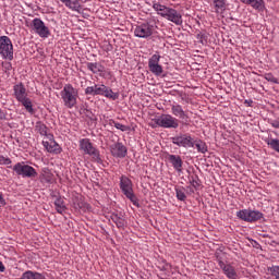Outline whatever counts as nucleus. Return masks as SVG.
<instances>
[{
	"mask_svg": "<svg viewBox=\"0 0 279 279\" xmlns=\"http://www.w3.org/2000/svg\"><path fill=\"white\" fill-rule=\"evenodd\" d=\"M153 9L155 12H157V14H159V16L170 21V23H174V25H182V13H180L178 10L166 7L158 2L153 4Z\"/></svg>",
	"mask_w": 279,
	"mask_h": 279,
	"instance_id": "obj_1",
	"label": "nucleus"
},
{
	"mask_svg": "<svg viewBox=\"0 0 279 279\" xmlns=\"http://www.w3.org/2000/svg\"><path fill=\"white\" fill-rule=\"evenodd\" d=\"M60 96L63 101V106H65V108L72 109L77 106L80 90H77V88L73 87L71 84H65L60 92Z\"/></svg>",
	"mask_w": 279,
	"mask_h": 279,
	"instance_id": "obj_2",
	"label": "nucleus"
},
{
	"mask_svg": "<svg viewBox=\"0 0 279 279\" xmlns=\"http://www.w3.org/2000/svg\"><path fill=\"white\" fill-rule=\"evenodd\" d=\"M78 149L83 151L86 156H90L94 162H101V155L99 149L93 145L89 138H82L78 141Z\"/></svg>",
	"mask_w": 279,
	"mask_h": 279,
	"instance_id": "obj_3",
	"label": "nucleus"
},
{
	"mask_svg": "<svg viewBox=\"0 0 279 279\" xmlns=\"http://www.w3.org/2000/svg\"><path fill=\"white\" fill-rule=\"evenodd\" d=\"M120 189L123 195H125V197L130 199V202H132L134 206H138V198L134 194V184L132 183V180H130V178H128L126 175L120 177Z\"/></svg>",
	"mask_w": 279,
	"mask_h": 279,
	"instance_id": "obj_4",
	"label": "nucleus"
},
{
	"mask_svg": "<svg viewBox=\"0 0 279 279\" xmlns=\"http://www.w3.org/2000/svg\"><path fill=\"white\" fill-rule=\"evenodd\" d=\"M156 125L165 128L166 130H178L180 128V120L178 118L163 113L155 120Z\"/></svg>",
	"mask_w": 279,
	"mask_h": 279,
	"instance_id": "obj_5",
	"label": "nucleus"
},
{
	"mask_svg": "<svg viewBox=\"0 0 279 279\" xmlns=\"http://www.w3.org/2000/svg\"><path fill=\"white\" fill-rule=\"evenodd\" d=\"M0 56L3 60H14V46L8 36L0 37Z\"/></svg>",
	"mask_w": 279,
	"mask_h": 279,
	"instance_id": "obj_6",
	"label": "nucleus"
},
{
	"mask_svg": "<svg viewBox=\"0 0 279 279\" xmlns=\"http://www.w3.org/2000/svg\"><path fill=\"white\" fill-rule=\"evenodd\" d=\"M236 217L241 221H246V223H256V221L263 219L264 215L259 210L247 208L236 211Z\"/></svg>",
	"mask_w": 279,
	"mask_h": 279,
	"instance_id": "obj_7",
	"label": "nucleus"
},
{
	"mask_svg": "<svg viewBox=\"0 0 279 279\" xmlns=\"http://www.w3.org/2000/svg\"><path fill=\"white\" fill-rule=\"evenodd\" d=\"M171 143L177 147H184L191 149L195 147V138L190 133H180L171 137Z\"/></svg>",
	"mask_w": 279,
	"mask_h": 279,
	"instance_id": "obj_8",
	"label": "nucleus"
},
{
	"mask_svg": "<svg viewBox=\"0 0 279 279\" xmlns=\"http://www.w3.org/2000/svg\"><path fill=\"white\" fill-rule=\"evenodd\" d=\"M31 28L34 31V34H37L39 38H49L51 36V31L49 26L45 24L39 17H35L31 23Z\"/></svg>",
	"mask_w": 279,
	"mask_h": 279,
	"instance_id": "obj_9",
	"label": "nucleus"
},
{
	"mask_svg": "<svg viewBox=\"0 0 279 279\" xmlns=\"http://www.w3.org/2000/svg\"><path fill=\"white\" fill-rule=\"evenodd\" d=\"M13 171L16 173V175H21V178H36L38 175V172H36V169L34 167L26 165L25 162H17L13 166Z\"/></svg>",
	"mask_w": 279,
	"mask_h": 279,
	"instance_id": "obj_10",
	"label": "nucleus"
},
{
	"mask_svg": "<svg viewBox=\"0 0 279 279\" xmlns=\"http://www.w3.org/2000/svg\"><path fill=\"white\" fill-rule=\"evenodd\" d=\"M148 69L153 75L160 77L165 70L162 65H160V54H153L151 58L148 60Z\"/></svg>",
	"mask_w": 279,
	"mask_h": 279,
	"instance_id": "obj_11",
	"label": "nucleus"
},
{
	"mask_svg": "<svg viewBox=\"0 0 279 279\" xmlns=\"http://www.w3.org/2000/svg\"><path fill=\"white\" fill-rule=\"evenodd\" d=\"M154 34V26L149 23H144L135 27L134 36L137 38H149Z\"/></svg>",
	"mask_w": 279,
	"mask_h": 279,
	"instance_id": "obj_12",
	"label": "nucleus"
},
{
	"mask_svg": "<svg viewBox=\"0 0 279 279\" xmlns=\"http://www.w3.org/2000/svg\"><path fill=\"white\" fill-rule=\"evenodd\" d=\"M218 265L220 269L223 271L225 276H227L229 279H236L239 278V275L236 274V268L232 266L230 263H225L221 259H218Z\"/></svg>",
	"mask_w": 279,
	"mask_h": 279,
	"instance_id": "obj_13",
	"label": "nucleus"
},
{
	"mask_svg": "<svg viewBox=\"0 0 279 279\" xmlns=\"http://www.w3.org/2000/svg\"><path fill=\"white\" fill-rule=\"evenodd\" d=\"M111 156L114 158H125L128 156V147L123 143H114L110 145Z\"/></svg>",
	"mask_w": 279,
	"mask_h": 279,
	"instance_id": "obj_14",
	"label": "nucleus"
},
{
	"mask_svg": "<svg viewBox=\"0 0 279 279\" xmlns=\"http://www.w3.org/2000/svg\"><path fill=\"white\" fill-rule=\"evenodd\" d=\"M107 88H108V86H106L104 84H101V85L95 84L94 86H88L85 89V95H92L93 97L100 95V96L105 97Z\"/></svg>",
	"mask_w": 279,
	"mask_h": 279,
	"instance_id": "obj_15",
	"label": "nucleus"
},
{
	"mask_svg": "<svg viewBox=\"0 0 279 279\" xmlns=\"http://www.w3.org/2000/svg\"><path fill=\"white\" fill-rule=\"evenodd\" d=\"M170 107L171 114H173L175 119H181L182 121H184V119H189V113L184 111L180 104L173 102Z\"/></svg>",
	"mask_w": 279,
	"mask_h": 279,
	"instance_id": "obj_16",
	"label": "nucleus"
},
{
	"mask_svg": "<svg viewBox=\"0 0 279 279\" xmlns=\"http://www.w3.org/2000/svg\"><path fill=\"white\" fill-rule=\"evenodd\" d=\"M14 97L17 101H23V99L27 98V88L23 83H19L13 86Z\"/></svg>",
	"mask_w": 279,
	"mask_h": 279,
	"instance_id": "obj_17",
	"label": "nucleus"
},
{
	"mask_svg": "<svg viewBox=\"0 0 279 279\" xmlns=\"http://www.w3.org/2000/svg\"><path fill=\"white\" fill-rule=\"evenodd\" d=\"M43 145L49 154H60V151H62V148L53 138H51L50 142L43 141Z\"/></svg>",
	"mask_w": 279,
	"mask_h": 279,
	"instance_id": "obj_18",
	"label": "nucleus"
},
{
	"mask_svg": "<svg viewBox=\"0 0 279 279\" xmlns=\"http://www.w3.org/2000/svg\"><path fill=\"white\" fill-rule=\"evenodd\" d=\"M168 160L172 165L173 169L178 171V173H182V165H184L182 157L179 155H169Z\"/></svg>",
	"mask_w": 279,
	"mask_h": 279,
	"instance_id": "obj_19",
	"label": "nucleus"
},
{
	"mask_svg": "<svg viewBox=\"0 0 279 279\" xmlns=\"http://www.w3.org/2000/svg\"><path fill=\"white\" fill-rule=\"evenodd\" d=\"M241 3H245V5H251L253 10H257V12H263L265 10V0H240Z\"/></svg>",
	"mask_w": 279,
	"mask_h": 279,
	"instance_id": "obj_20",
	"label": "nucleus"
},
{
	"mask_svg": "<svg viewBox=\"0 0 279 279\" xmlns=\"http://www.w3.org/2000/svg\"><path fill=\"white\" fill-rule=\"evenodd\" d=\"M86 66L88 71H90L95 75H97V73H104V71H106V68L101 65V63H97V62H87Z\"/></svg>",
	"mask_w": 279,
	"mask_h": 279,
	"instance_id": "obj_21",
	"label": "nucleus"
},
{
	"mask_svg": "<svg viewBox=\"0 0 279 279\" xmlns=\"http://www.w3.org/2000/svg\"><path fill=\"white\" fill-rule=\"evenodd\" d=\"M35 130L40 134V136H47L49 141L53 138V134H49V129L41 122L36 123Z\"/></svg>",
	"mask_w": 279,
	"mask_h": 279,
	"instance_id": "obj_22",
	"label": "nucleus"
},
{
	"mask_svg": "<svg viewBox=\"0 0 279 279\" xmlns=\"http://www.w3.org/2000/svg\"><path fill=\"white\" fill-rule=\"evenodd\" d=\"M111 221L116 223L117 228H125V217L123 214H112L111 215Z\"/></svg>",
	"mask_w": 279,
	"mask_h": 279,
	"instance_id": "obj_23",
	"label": "nucleus"
},
{
	"mask_svg": "<svg viewBox=\"0 0 279 279\" xmlns=\"http://www.w3.org/2000/svg\"><path fill=\"white\" fill-rule=\"evenodd\" d=\"M54 208L59 215H62L66 210V205H64V199L62 197H57L54 201Z\"/></svg>",
	"mask_w": 279,
	"mask_h": 279,
	"instance_id": "obj_24",
	"label": "nucleus"
},
{
	"mask_svg": "<svg viewBox=\"0 0 279 279\" xmlns=\"http://www.w3.org/2000/svg\"><path fill=\"white\" fill-rule=\"evenodd\" d=\"M213 3L218 14L226 12V0H213Z\"/></svg>",
	"mask_w": 279,
	"mask_h": 279,
	"instance_id": "obj_25",
	"label": "nucleus"
},
{
	"mask_svg": "<svg viewBox=\"0 0 279 279\" xmlns=\"http://www.w3.org/2000/svg\"><path fill=\"white\" fill-rule=\"evenodd\" d=\"M65 8H69L73 12H80L82 4H80V0H68Z\"/></svg>",
	"mask_w": 279,
	"mask_h": 279,
	"instance_id": "obj_26",
	"label": "nucleus"
},
{
	"mask_svg": "<svg viewBox=\"0 0 279 279\" xmlns=\"http://www.w3.org/2000/svg\"><path fill=\"white\" fill-rule=\"evenodd\" d=\"M194 147H196L199 154H206V151H208V146L202 140H194Z\"/></svg>",
	"mask_w": 279,
	"mask_h": 279,
	"instance_id": "obj_27",
	"label": "nucleus"
},
{
	"mask_svg": "<svg viewBox=\"0 0 279 279\" xmlns=\"http://www.w3.org/2000/svg\"><path fill=\"white\" fill-rule=\"evenodd\" d=\"M40 180L45 184H51L53 182V174L49 170H45L40 175Z\"/></svg>",
	"mask_w": 279,
	"mask_h": 279,
	"instance_id": "obj_28",
	"label": "nucleus"
},
{
	"mask_svg": "<svg viewBox=\"0 0 279 279\" xmlns=\"http://www.w3.org/2000/svg\"><path fill=\"white\" fill-rule=\"evenodd\" d=\"M20 104H22V106H24L25 110H27L29 112V114H34V107L32 105V99L29 98H23L22 100H20Z\"/></svg>",
	"mask_w": 279,
	"mask_h": 279,
	"instance_id": "obj_29",
	"label": "nucleus"
},
{
	"mask_svg": "<svg viewBox=\"0 0 279 279\" xmlns=\"http://www.w3.org/2000/svg\"><path fill=\"white\" fill-rule=\"evenodd\" d=\"M105 97L107 99H112V101H117V99H119V93H114L110 87H107L105 92Z\"/></svg>",
	"mask_w": 279,
	"mask_h": 279,
	"instance_id": "obj_30",
	"label": "nucleus"
},
{
	"mask_svg": "<svg viewBox=\"0 0 279 279\" xmlns=\"http://www.w3.org/2000/svg\"><path fill=\"white\" fill-rule=\"evenodd\" d=\"M267 145L270 146V148L274 149V151H277L279 154V140L278 138H270L266 141Z\"/></svg>",
	"mask_w": 279,
	"mask_h": 279,
	"instance_id": "obj_31",
	"label": "nucleus"
},
{
	"mask_svg": "<svg viewBox=\"0 0 279 279\" xmlns=\"http://www.w3.org/2000/svg\"><path fill=\"white\" fill-rule=\"evenodd\" d=\"M110 124L113 125V128H116L117 130H120L121 132H128L130 130V126L121 124L114 120H112Z\"/></svg>",
	"mask_w": 279,
	"mask_h": 279,
	"instance_id": "obj_32",
	"label": "nucleus"
},
{
	"mask_svg": "<svg viewBox=\"0 0 279 279\" xmlns=\"http://www.w3.org/2000/svg\"><path fill=\"white\" fill-rule=\"evenodd\" d=\"M264 78L267 81V82H271V84H279V81L276 76H274V74L271 73H266L264 74Z\"/></svg>",
	"mask_w": 279,
	"mask_h": 279,
	"instance_id": "obj_33",
	"label": "nucleus"
},
{
	"mask_svg": "<svg viewBox=\"0 0 279 279\" xmlns=\"http://www.w3.org/2000/svg\"><path fill=\"white\" fill-rule=\"evenodd\" d=\"M175 193L177 199H179L180 202H184L186 199V194L184 193L183 189H175Z\"/></svg>",
	"mask_w": 279,
	"mask_h": 279,
	"instance_id": "obj_34",
	"label": "nucleus"
},
{
	"mask_svg": "<svg viewBox=\"0 0 279 279\" xmlns=\"http://www.w3.org/2000/svg\"><path fill=\"white\" fill-rule=\"evenodd\" d=\"M268 271L275 279H279V266H272Z\"/></svg>",
	"mask_w": 279,
	"mask_h": 279,
	"instance_id": "obj_35",
	"label": "nucleus"
},
{
	"mask_svg": "<svg viewBox=\"0 0 279 279\" xmlns=\"http://www.w3.org/2000/svg\"><path fill=\"white\" fill-rule=\"evenodd\" d=\"M0 165H12V159L0 155Z\"/></svg>",
	"mask_w": 279,
	"mask_h": 279,
	"instance_id": "obj_36",
	"label": "nucleus"
},
{
	"mask_svg": "<svg viewBox=\"0 0 279 279\" xmlns=\"http://www.w3.org/2000/svg\"><path fill=\"white\" fill-rule=\"evenodd\" d=\"M190 184H192L194 189H198L199 180L197 178H192V180H190Z\"/></svg>",
	"mask_w": 279,
	"mask_h": 279,
	"instance_id": "obj_37",
	"label": "nucleus"
},
{
	"mask_svg": "<svg viewBox=\"0 0 279 279\" xmlns=\"http://www.w3.org/2000/svg\"><path fill=\"white\" fill-rule=\"evenodd\" d=\"M3 69H4V71H12V63H10V62L4 63Z\"/></svg>",
	"mask_w": 279,
	"mask_h": 279,
	"instance_id": "obj_38",
	"label": "nucleus"
},
{
	"mask_svg": "<svg viewBox=\"0 0 279 279\" xmlns=\"http://www.w3.org/2000/svg\"><path fill=\"white\" fill-rule=\"evenodd\" d=\"M0 206H5V199L3 198V193L0 192Z\"/></svg>",
	"mask_w": 279,
	"mask_h": 279,
	"instance_id": "obj_39",
	"label": "nucleus"
},
{
	"mask_svg": "<svg viewBox=\"0 0 279 279\" xmlns=\"http://www.w3.org/2000/svg\"><path fill=\"white\" fill-rule=\"evenodd\" d=\"M5 271V265H3V262H0V274H3Z\"/></svg>",
	"mask_w": 279,
	"mask_h": 279,
	"instance_id": "obj_40",
	"label": "nucleus"
},
{
	"mask_svg": "<svg viewBox=\"0 0 279 279\" xmlns=\"http://www.w3.org/2000/svg\"><path fill=\"white\" fill-rule=\"evenodd\" d=\"M272 126L279 129V122H274Z\"/></svg>",
	"mask_w": 279,
	"mask_h": 279,
	"instance_id": "obj_41",
	"label": "nucleus"
},
{
	"mask_svg": "<svg viewBox=\"0 0 279 279\" xmlns=\"http://www.w3.org/2000/svg\"><path fill=\"white\" fill-rule=\"evenodd\" d=\"M61 3H63L64 5H66V3L69 2V0H60Z\"/></svg>",
	"mask_w": 279,
	"mask_h": 279,
	"instance_id": "obj_42",
	"label": "nucleus"
}]
</instances>
